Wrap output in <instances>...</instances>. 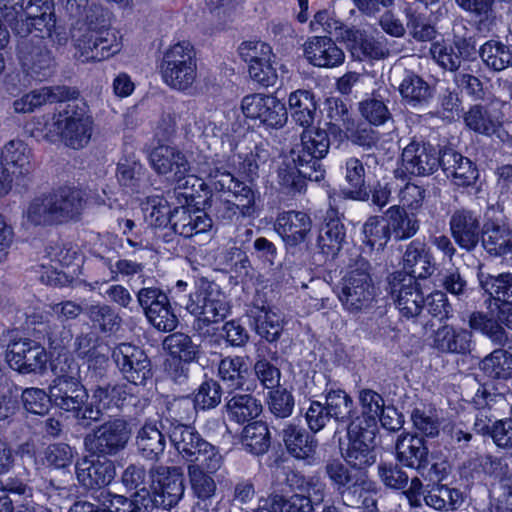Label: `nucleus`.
<instances>
[{
  "label": "nucleus",
  "mask_w": 512,
  "mask_h": 512,
  "mask_svg": "<svg viewBox=\"0 0 512 512\" xmlns=\"http://www.w3.org/2000/svg\"><path fill=\"white\" fill-rule=\"evenodd\" d=\"M344 42L352 55L359 60H380L389 54L387 40L384 37L376 39L359 29L345 30Z\"/></svg>",
  "instance_id": "25"
},
{
  "label": "nucleus",
  "mask_w": 512,
  "mask_h": 512,
  "mask_svg": "<svg viewBox=\"0 0 512 512\" xmlns=\"http://www.w3.org/2000/svg\"><path fill=\"white\" fill-rule=\"evenodd\" d=\"M389 293L400 314L414 318L425 308V299L418 283L403 272H395L389 278Z\"/></svg>",
  "instance_id": "11"
},
{
  "label": "nucleus",
  "mask_w": 512,
  "mask_h": 512,
  "mask_svg": "<svg viewBox=\"0 0 512 512\" xmlns=\"http://www.w3.org/2000/svg\"><path fill=\"white\" fill-rule=\"evenodd\" d=\"M309 27L313 32L322 28L326 33L334 35L342 41H344L345 30L352 29L344 27L342 21L339 20L335 16V13L329 9H323L316 12L309 24Z\"/></svg>",
  "instance_id": "62"
},
{
  "label": "nucleus",
  "mask_w": 512,
  "mask_h": 512,
  "mask_svg": "<svg viewBox=\"0 0 512 512\" xmlns=\"http://www.w3.org/2000/svg\"><path fill=\"white\" fill-rule=\"evenodd\" d=\"M500 323L498 318L495 319L493 316L481 312L473 313L469 319L471 329L481 332L498 344H503L506 342L507 336Z\"/></svg>",
  "instance_id": "58"
},
{
  "label": "nucleus",
  "mask_w": 512,
  "mask_h": 512,
  "mask_svg": "<svg viewBox=\"0 0 512 512\" xmlns=\"http://www.w3.org/2000/svg\"><path fill=\"white\" fill-rule=\"evenodd\" d=\"M49 195L57 224L79 219L84 208L81 191L75 188L64 187Z\"/></svg>",
  "instance_id": "29"
},
{
  "label": "nucleus",
  "mask_w": 512,
  "mask_h": 512,
  "mask_svg": "<svg viewBox=\"0 0 512 512\" xmlns=\"http://www.w3.org/2000/svg\"><path fill=\"white\" fill-rule=\"evenodd\" d=\"M0 161H2L6 167H9L16 180H23L32 169L30 149L21 140L8 142L3 148Z\"/></svg>",
  "instance_id": "35"
},
{
  "label": "nucleus",
  "mask_w": 512,
  "mask_h": 512,
  "mask_svg": "<svg viewBox=\"0 0 512 512\" xmlns=\"http://www.w3.org/2000/svg\"><path fill=\"white\" fill-rule=\"evenodd\" d=\"M136 443L142 456L150 460L158 459L166 446L164 435L152 422L145 423L139 430Z\"/></svg>",
  "instance_id": "42"
},
{
  "label": "nucleus",
  "mask_w": 512,
  "mask_h": 512,
  "mask_svg": "<svg viewBox=\"0 0 512 512\" xmlns=\"http://www.w3.org/2000/svg\"><path fill=\"white\" fill-rule=\"evenodd\" d=\"M132 393V386L127 383L98 386L93 390L91 402L87 406L97 410L99 418L102 410L123 405Z\"/></svg>",
  "instance_id": "34"
},
{
  "label": "nucleus",
  "mask_w": 512,
  "mask_h": 512,
  "mask_svg": "<svg viewBox=\"0 0 512 512\" xmlns=\"http://www.w3.org/2000/svg\"><path fill=\"white\" fill-rule=\"evenodd\" d=\"M283 439L288 451L299 459L309 458L317 446L313 436L293 425H288L283 430Z\"/></svg>",
  "instance_id": "46"
},
{
  "label": "nucleus",
  "mask_w": 512,
  "mask_h": 512,
  "mask_svg": "<svg viewBox=\"0 0 512 512\" xmlns=\"http://www.w3.org/2000/svg\"><path fill=\"white\" fill-rule=\"evenodd\" d=\"M226 409L230 420L245 423L254 420L261 414L262 405L251 395L239 394L227 402Z\"/></svg>",
  "instance_id": "44"
},
{
  "label": "nucleus",
  "mask_w": 512,
  "mask_h": 512,
  "mask_svg": "<svg viewBox=\"0 0 512 512\" xmlns=\"http://www.w3.org/2000/svg\"><path fill=\"white\" fill-rule=\"evenodd\" d=\"M477 277L481 288L495 301L512 305V273L493 276L479 269Z\"/></svg>",
  "instance_id": "39"
},
{
  "label": "nucleus",
  "mask_w": 512,
  "mask_h": 512,
  "mask_svg": "<svg viewBox=\"0 0 512 512\" xmlns=\"http://www.w3.org/2000/svg\"><path fill=\"white\" fill-rule=\"evenodd\" d=\"M254 319L255 330L258 335L268 342L276 341L284 327V317L273 308L262 307L251 310Z\"/></svg>",
  "instance_id": "37"
},
{
  "label": "nucleus",
  "mask_w": 512,
  "mask_h": 512,
  "mask_svg": "<svg viewBox=\"0 0 512 512\" xmlns=\"http://www.w3.org/2000/svg\"><path fill=\"white\" fill-rule=\"evenodd\" d=\"M288 106L293 120L302 127H309L315 120L317 103L311 91L299 89L290 93Z\"/></svg>",
  "instance_id": "38"
},
{
  "label": "nucleus",
  "mask_w": 512,
  "mask_h": 512,
  "mask_svg": "<svg viewBox=\"0 0 512 512\" xmlns=\"http://www.w3.org/2000/svg\"><path fill=\"white\" fill-rule=\"evenodd\" d=\"M359 401L363 418L361 420L365 422V428H374L375 432H377L378 418L384 406L383 398L377 392L365 389L360 391Z\"/></svg>",
  "instance_id": "59"
},
{
  "label": "nucleus",
  "mask_w": 512,
  "mask_h": 512,
  "mask_svg": "<svg viewBox=\"0 0 512 512\" xmlns=\"http://www.w3.org/2000/svg\"><path fill=\"white\" fill-rule=\"evenodd\" d=\"M325 405L330 417L337 422H345L348 420L354 410L352 398L341 389L327 392Z\"/></svg>",
  "instance_id": "57"
},
{
  "label": "nucleus",
  "mask_w": 512,
  "mask_h": 512,
  "mask_svg": "<svg viewBox=\"0 0 512 512\" xmlns=\"http://www.w3.org/2000/svg\"><path fill=\"white\" fill-rule=\"evenodd\" d=\"M169 439L177 453L190 462L194 461L197 450H200L202 444L206 442L193 427L180 423L172 425Z\"/></svg>",
  "instance_id": "33"
},
{
  "label": "nucleus",
  "mask_w": 512,
  "mask_h": 512,
  "mask_svg": "<svg viewBox=\"0 0 512 512\" xmlns=\"http://www.w3.org/2000/svg\"><path fill=\"white\" fill-rule=\"evenodd\" d=\"M365 261L349 268L337 285V296L344 309L359 312L371 306L376 297V288Z\"/></svg>",
  "instance_id": "6"
},
{
  "label": "nucleus",
  "mask_w": 512,
  "mask_h": 512,
  "mask_svg": "<svg viewBox=\"0 0 512 512\" xmlns=\"http://www.w3.org/2000/svg\"><path fill=\"white\" fill-rule=\"evenodd\" d=\"M470 345V333L450 325L438 328L433 336V346L441 352L465 353L469 351Z\"/></svg>",
  "instance_id": "36"
},
{
  "label": "nucleus",
  "mask_w": 512,
  "mask_h": 512,
  "mask_svg": "<svg viewBox=\"0 0 512 512\" xmlns=\"http://www.w3.org/2000/svg\"><path fill=\"white\" fill-rule=\"evenodd\" d=\"M330 148V140L326 130L317 128L305 130L301 136V144L291 150V159L299 175L293 177L291 186L301 192L304 182L301 178L319 182L324 178L325 170L320 163ZM294 176V172H292Z\"/></svg>",
  "instance_id": "2"
},
{
  "label": "nucleus",
  "mask_w": 512,
  "mask_h": 512,
  "mask_svg": "<svg viewBox=\"0 0 512 512\" xmlns=\"http://www.w3.org/2000/svg\"><path fill=\"white\" fill-rule=\"evenodd\" d=\"M403 268L405 275L425 279L435 270L434 258L427 244L420 240H413L407 245L403 255Z\"/></svg>",
  "instance_id": "28"
},
{
  "label": "nucleus",
  "mask_w": 512,
  "mask_h": 512,
  "mask_svg": "<svg viewBox=\"0 0 512 512\" xmlns=\"http://www.w3.org/2000/svg\"><path fill=\"white\" fill-rule=\"evenodd\" d=\"M56 99V95L52 88L42 87L24 94L13 102V110L15 113H31L35 109L41 107L47 102Z\"/></svg>",
  "instance_id": "60"
},
{
  "label": "nucleus",
  "mask_w": 512,
  "mask_h": 512,
  "mask_svg": "<svg viewBox=\"0 0 512 512\" xmlns=\"http://www.w3.org/2000/svg\"><path fill=\"white\" fill-rule=\"evenodd\" d=\"M163 345L173 360H178L184 364L196 361L200 353L199 346L184 333H174L167 336Z\"/></svg>",
  "instance_id": "47"
},
{
  "label": "nucleus",
  "mask_w": 512,
  "mask_h": 512,
  "mask_svg": "<svg viewBox=\"0 0 512 512\" xmlns=\"http://www.w3.org/2000/svg\"><path fill=\"white\" fill-rule=\"evenodd\" d=\"M345 228L339 219L327 221L319 231L317 246L327 258H334L342 248L345 240Z\"/></svg>",
  "instance_id": "41"
},
{
  "label": "nucleus",
  "mask_w": 512,
  "mask_h": 512,
  "mask_svg": "<svg viewBox=\"0 0 512 512\" xmlns=\"http://www.w3.org/2000/svg\"><path fill=\"white\" fill-rule=\"evenodd\" d=\"M312 221L308 214L301 211H287L279 214L275 230L289 246L304 242L309 235Z\"/></svg>",
  "instance_id": "26"
},
{
  "label": "nucleus",
  "mask_w": 512,
  "mask_h": 512,
  "mask_svg": "<svg viewBox=\"0 0 512 512\" xmlns=\"http://www.w3.org/2000/svg\"><path fill=\"white\" fill-rule=\"evenodd\" d=\"M345 179L349 185L345 194L349 198L364 200L368 197L365 187V169L360 160L357 158H350L347 160Z\"/></svg>",
  "instance_id": "54"
},
{
  "label": "nucleus",
  "mask_w": 512,
  "mask_h": 512,
  "mask_svg": "<svg viewBox=\"0 0 512 512\" xmlns=\"http://www.w3.org/2000/svg\"><path fill=\"white\" fill-rule=\"evenodd\" d=\"M324 486L316 485L313 492H309V496L292 495L285 499L275 495L262 499L258 508L254 512H313L312 501L320 503L324 498Z\"/></svg>",
  "instance_id": "21"
},
{
  "label": "nucleus",
  "mask_w": 512,
  "mask_h": 512,
  "mask_svg": "<svg viewBox=\"0 0 512 512\" xmlns=\"http://www.w3.org/2000/svg\"><path fill=\"white\" fill-rule=\"evenodd\" d=\"M397 459L408 468L420 470L428 464V448L423 438L402 434L396 443Z\"/></svg>",
  "instance_id": "31"
},
{
  "label": "nucleus",
  "mask_w": 512,
  "mask_h": 512,
  "mask_svg": "<svg viewBox=\"0 0 512 512\" xmlns=\"http://www.w3.org/2000/svg\"><path fill=\"white\" fill-rule=\"evenodd\" d=\"M399 90L403 99L413 107L426 104L431 97L428 84L415 74L406 75Z\"/></svg>",
  "instance_id": "52"
},
{
  "label": "nucleus",
  "mask_w": 512,
  "mask_h": 512,
  "mask_svg": "<svg viewBox=\"0 0 512 512\" xmlns=\"http://www.w3.org/2000/svg\"><path fill=\"white\" fill-rule=\"evenodd\" d=\"M208 183L215 190L229 191L234 195L237 203L231 208L233 214L237 211L243 217H252L256 214L258 194L251 187L234 178L230 172L216 167L209 173Z\"/></svg>",
  "instance_id": "12"
},
{
  "label": "nucleus",
  "mask_w": 512,
  "mask_h": 512,
  "mask_svg": "<svg viewBox=\"0 0 512 512\" xmlns=\"http://www.w3.org/2000/svg\"><path fill=\"white\" fill-rule=\"evenodd\" d=\"M145 219L154 226H164L167 223L173 224V210L168 201L159 196L148 199L143 207Z\"/></svg>",
  "instance_id": "61"
},
{
  "label": "nucleus",
  "mask_w": 512,
  "mask_h": 512,
  "mask_svg": "<svg viewBox=\"0 0 512 512\" xmlns=\"http://www.w3.org/2000/svg\"><path fill=\"white\" fill-rule=\"evenodd\" d=\"M136 493V501L146 509L154 507L170 508L184 495L183 474L180 468L158 466L149 474V488Z\"/></svg>",
  "instance_id": "3"
},
{
  "label": "nucleus",
  "mask_w": 512,
  "mask_h": 512,
  "mask_svg": "<svg viewBox=\"0 0 512 512\" xmlns=\"http://www.w3.org/2000/svg\"><path fill=\"white\" fill-rule=\"evenodd\" d=\"M326 473L330 480L335 484L338 489L346 488L347 496L350 494H359V498L363 496V492H369L373 489V483L367 480L366 474L363 470L352 469L341 461L334 460L327 464Z\"/></svg>",
  "instance_id": "23"
},
{
  "label": "nucleus",
  "mask_w": 512,
  "mask_h": 512,
  "mask_svg": "<svg viewBox=\"0 0 512 512\" xmlns=\"http://www.w3.org/2000/svg\"><path fill=\"white\" fill-rule=\"evenodd\" d=\"M163 82L173 90L189 92L197 80V61L193 47L186 42L171 46L161 65Z\"/></svg>",
  "instance_id": "5"
},
{
  "label": "nucleus",
  "mask_w": 512,
  "mask_h": 512,
  "mask_svg": "<svg viewBox=\"0 0 512 512\" xmlns=\"http://www.w3.org/2000/svg\"><path fill=\"white\" fill-rule=\"evenodd\" d=\"M130 437L127 423L121 419L108 421L85 438L87 449L98 454H113L123 449Z\"/></svg>",
  "instance_id": "17"
},
{
  "label": "nucleus",
  "mask_w": 512,
  "mask_h": 512,
  "mask_svg": "<svg viewBox=\"0 0 512 512\" xmlns=\"http://www.w3.org/2000/svg\"><path fill=\"white\" fill-rule=\"evenodd\" d=\"M219 375L230 389L254 390L256 382L242 357L225 358L219 364Z\"/></svg>",
  "instance_id": "32"
},
{
  "label": "nucleus",
  "mask_w": 512,
  "mask_h": 512,
  "mask_svg": "<svg viewBox=\"0 0 512 512\" xmlns=\"http://www.w3.org/2000/svg\"><path fill=\"white\" fill-rule=\"evenodd\" d=\"M79 483L87 489L107 486L115 476L113 463L107 459L84 458L76 464Z\"/></svg>",
  "instance_id": "24"
},
{
  "label": "nucleus",
  "mask_w": 512,
  "mask_h": 512,
  "mask_svg": "<svg viewBox=\"0 0 512 512\" xmlns=\"http://www.w3.org/2000/svg\"><path fill=\"white\" fill-rule=\"evenodd\" d=\"M152 168L169 180L176 182L175 195L186 202L193 198V187L198 179L189 174L190 165L185 155L176 147L160 145L150 153Z\"/></svg>",
  "instance_id": "4"
},
{
  "label": "nucleus",
  "mask_w": 512,
  "mask_h": 512,
  "mask_svg": "<svg viewBox=\"0 0 512 512\" xmlns=\"http://www.w3.org/2000/svg\"><path fill=\"white\" fill-rule=\"evenodd\" d=\"M480 57L487 67L502 71L512 64V52L498 40L485 42L479 50Z\"/></svg>",
  "instance_id": "49"
},
{
  "label": "nucleus",
  "mask_w": 512,
  "mask_h": 512,
  "mask_svg": "<svg viewBox=\"0 0 512 512\" xmlns=\"http://www.w3.org/2000/svg\"><path fill=\"white\" fill-rule=\"evenodd\" d=\"M52 405L70 413L81 424L84 420H98V411L85 405L88 394L81 382H51L48 387Z\"/></svg>",
  "instance_id": "9"
},
{
  "label": "nucleus",
  "mask_w": 512,
  "mask_h": 512,
  "mask_svg": "<svg viewBox=\"0 0 512 512\" xmlns=\"http://www.w3.org/2000/svg\"><path fill=\"white\" fill-rule=\"evenodd\" d=\"M481 368L492 378L512 377V354L502 349L494 350L482 360Z\"/></svg>",
  "instance_id": "56"
},
{
  "label": "nucleus",
  "mask_w": 512,
  "mask_h": 512,
  "mask_svg": "<svg viewBox=\"0 0 512 512\" xmlns=\"http://www.w3.org/2000/svg\"><path fill=\"white\" fill-rule=\"evenodd\" d=\"M402 164L410 174L428 175L440 165V157L432 146L412 141L403 149Z\"/></svg>",
  "instance_id": "22"
},
{
  "label": "nucleus",
  "mask_w": 512,
  "mask_h": 512,
  "mask_svg": "<svg viewBox=\"0 0 512 512\" xmlns=\"http://www.w3.org/2000/svg\"><path fill=\"white\" fill-rule=\"evenodd\" d=\"M93 127V118L84 105L67 104L58 113L33 118L27 131L38 140H61L68 147L81 149L90 142Z\"/></svg>",
  "instance_id": "1"
},
{
  "label": "nucleus",
  "mask_w": 512,
  "mask_h": 512,
  "mask_svg": "<svg viewBox=\"0 0 512 512\" xmlns=\"http://www.w3.org/2000/svg\"><path fill=\"white\" fill-rule=\"evenodd\" d=\"M326 123L328 129L335 137L340 140L350 138L354 131V121L352 120L347 106L339 99H330L327 101Z\"/></svg>",
  "instance_id": "40"
},
{
  "label": "nucleus",
  "mask_w": 512,
  "mask_h": 512,
  "mask_svg": "<svg viewBox=\"0 0 512 512\" xmlns=\"http://www.w3.org/2000/svg\"><path fill=\"white\" fill-rule=\"evenodd\" d=\"M303 56L312 66L331 69L344 63L345 54L328 36H311L303 44Z\"/></svg>",
  "instance_id": "19"
},
{
  "label": "nucleus",
  "mask_w": 512,
  "mask_h": 512,
  "mask_svg": "<svg viewBox=\"0 0 512 512\" xmlns=\"http://www.w3.org/2000/svg\"><path fill=\"white\" fill-rule=\"evenodd\" d=\"M23 407L26 411L36 414L45 415L49 412L52 401L50 392L48 393L36 387H30L23 390L21 394Z\"/></svg>",
  "instance_id": "64"
},
{
  "label": "nucleus",
  "mask_w": 512,
  "mask_h": 512,
  "mask_svg": "<svg viewBox=\"0 0 512 512\" xmlns=\"http://www.w3.org/2000/svg\"><path fill=\"white\" fill-rule=\"evenodd\" d=\"M450 230L456 243L463 249L471 250L479 241V220L470 211H456L450 219Z\"/></svg>",
  "instance_id": "30"
},
{
  "label": "nucleus",
  "mask_w": 512,
  "mask_h": 512,
  "mask_svg": "<svg viewBox=\"0 0 512 512\" xmlns=\"http://www.w3.org/2000/svg\"><path fill=\"white\" fill-rule=\"evenodd\" d=\"M55 351L56 347L51 352V370L54 374L52 382H70V380L81 382L80 365L73 356L65 349H61L58 351L57 356H54Z\"/></svg>",
  "instance_id": "48"
},
{
  "label": "nucleus",
  "mask_w": 512,
  "mask_h": 512,
  "mask_svg": "<svg viewBox=\"0 0 512 512\" xmlns=\"http://www.w3.org/2000/svg\"><path fill=\"white\" fill-rule=\"evenodd\" d=\"M239 55L248 65L250 78L263 88L275 86L279 72H285V66L277 62L271 46L262 41L243 42Z\"/></svg>",
  "instance_id": "7"
},
{
  "label": "nucleus",
  "mask_w": 512,
  "mask_h": 512,
  "mask_svg": "<svg viewBox=\"0 0 512 512\" xmlns=\"http://www.w3.org/2000/svg\"><path fill=\"white\" fill-rule=\"evenodd\" d=\"M482 243L485 250L491 255L506 254L512 248V232L505 226H486Z\"/></svg>",
  "instance_id": "50"
},
{
  "label": "nucleus",
  "mask_w": 512,
  "mask_h": 512,
  "mask_svg": "<svg viewBox=\"0 0 512 512\" xmlns=\"http://www.w3.org/2000/svg\"><path fill=\"white\" fill-rule=\"evenodd\" d=\"M107 36V33H98L95 30L85 32L76 40L75 56L82 62L104 60L105 55L98 53V47L109 40Z\"/></svg>",
  "instance_id": "51"
},
{
  "label": "nucleus",
  "mask_w": 512,
  "mask_h": 512,
  "mask_svg": "<svg viewBox=\"0 0 512 512\" xmlns=\"http://www.w3.org/2000/svg\"><path fill=\"white\" fill-rule=\"evenodd\" d=\"M440 166L446 177L459 187L470 186L478 178V170L472 161L452 149L442 152Z\"/></svg>",
  "instance_id": "27"
},
{
  "label": "nucleus",
  "mask_w": 512,
  "mask_h": 512,
  "mask_svg": "<svg viewBox=\"0 0 512 512\" xmlns=\"http://www.w3.org/2000/svg\"><path fill=\"white\" fill-rule=\"evenodd\" d=\"M424 501L436 510H454L461 505L463 498L457 489L436 485L424 496Z\"/></svg>",
  "instance_id": "53"
},
{
  "label": "nucleus",
  "mask_w": 512,
  "mask_h": 512,
  "mask_svg": "<svg viewBox=\"0 0 512 512\" xmlns=\"http://www.w3.org/2000/svg\"><path fill=\"white\" fill-rule=\"evenodd\" d=\"M190 487L194 497L198 499L197 505L210 501L216 494L217 484L212 474L203 471L198 464H190L187 468Z\"/></svg>",
  "instance_id": "43"
},
{
  "label": "nucleus",
  "mask_w": 512,
  "mask_h": 512,
  "mask_svg": "<svg viewBox=\"0 0 512 512\" xmlns=\"http://www.w3.org/2000/svg\"><path fill=\"white\" fill-rule=\"evenodd\" d=\"M7 359L11 368L20 373L28 374L41 372L45 369L47 354L45 349L37 342L30 339H20L9 346Z\"/></svg>",
  "instance_id": "18"
},
{
  "label": "nucleus",
  "mask_w": 512,
  "mask_h": 512,
  "mask_svg": "<svg viewBox=\"0 0 512 512\" xmlns=\"http://www.w3.org/2000/svg\"><path fill=\"white\" fill-rule=\"evenodd\" d=\"M148 321L159 331H172L177 327L178 319L173 312L168 297L160 289L146 287L137 294Z\"/></svg>",
  "instance_id": "14"
},
{
  "label": "nucleus",
  "mask_w": 512,
  "mask_h": 512,
  "mask_svg": "<svg viewBox=\"0 0 512 512\" xmlns=\"http://www.w3.org/2000/svg\"><path fill=\"white\" fill-rule=\"evenodd\" d=\"M376 432L374 428H363L360 417L354 419L348 426V446L346 461L357 470L373 464Z\"/></svg>",
  "instance_id": "15"
},
{
  "label": "nucleus",
  "mask_w": 512,
  "mask_h": 512,
  "mask_svg": "<svg viewBox=\"0 0 512 512\" xmlns=\"http://www.w3.org/2000/svg\"><path fill=\"white\" fill-rule=\"evenodd\" d=\"M241 111L246 118L281 128L287 122L285 104L272 94L253 93L243 97Z\"/></svg>",
  "instance_id": "10"
},
{
  "label": "nucleus",
  "mask_w": 512,
  "mask_h": 512,
  "mask_svg": "<svg viewBox=\"0 0 512 512\" xmlns=\"http://www.w3.org/2000/svg\"><path fill=\"white\" fill-rule=\"evenodd\" d=\"M185 308L200 327L222 321L229 312L225 295L212 283H202L190 293Z\"/></svg>",
  "instance_id": "8"
},
{
  "label": "nucleus",
  "mask_w": 512,
  "mask_h": 512,
  "mask_svg": "<svg viewBox=\"0 0 512 512\" xmlns=\"http://www.w3.org/2000/svg\"><path fill=\"white\" fill-rule=\"evenodd\" d=\"M183 199H185L183 197ZM194 197L186 202L179 201L181 206L173 210V229L176 233L184 237H192L197 234L206 233L212 228L211 218L201 209H193L190 203Z\"/></svg>",
  "instance_id": "20"
},
{
  "label": "nucleus",
  "mask_w": 512,
  "mask_h": 512,
  "mask_svg": "<svg viewBox=\"0 0 512 512\" xmlns=\"http://www.w3.org/2000/svg\"><path fill=\"white\" fill-rule=\"evenodd\" d=\"M113 358L128 382L145 384L151 377V364L145 352L130 343H122L113 351Z\"/></svg>",
  "instance_id": "16"
},
{
  "label": "nucleus",
  "mask_w": 512,
  "mask_h": 512,
  "mask_svg": "<svg viewBox=\"0 0 512 512\" xmlns=\"http://www.w3.org/2000/svg\"><path fill=\"white\" fill-rule=\"evenodd\" d=\"M431 54L433 59L444 69L454 71L461 62L462 51L459 43L454 46L449 42H436L432 45Z\"/></svg>",
  "instance_id": "63"
},
{
  "label": "nucleus",
  "mask_w": 512,
  "mask_h": 512,
  "mask_svg": "<svg viewBox=\"0 0 512 512\" xmlns=\"http://www.w3.org/2000/svg\"><path fill=\"white\" fill-rule=\"evenodd\" d=\"M242 444L250 453L260 455L269 447V432L263 422H253L243 430Z\"/></svg>",
  "instance_id": "55"
},
{
  "label": "nucleus",
  "mask_w": 512,
  "mask_h": 512,
  "mask_svg": "<svg viewBox=\"0 0 512 512\" xmlns=\"http://www.w3.org/2000/svg\"><path fill=\"white\" fill-rule=\"evenodd\" d=\"M390 237L397 240L407 239L415 235L419 229V224L414 215H409L405 210L393 206L388 209L386 219Z\"/></svg>",
  "instance_id": "45"
},
{
  "label": "nucleus",
  "mask_w": 512,
  "mask_h": 512,
  "mask_svg": "<svg viewBox=\"0 0 512 512\" xmlns=\"http://www.w3.org/2000/svg\"><path fill=\"white\" fill-rule=\"evenodd\" d=\"M466 126L473 132L486 136L495 137L505 142L510 139L508 122L504 121V114L495 105L471 107L464 115Z\"/></svg>",
  "instance_id": "13"
}]
</instances>
